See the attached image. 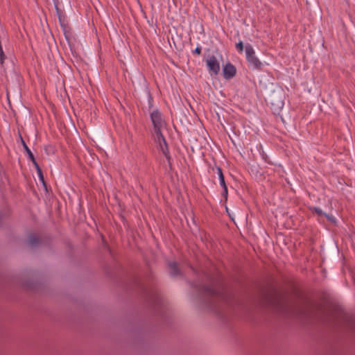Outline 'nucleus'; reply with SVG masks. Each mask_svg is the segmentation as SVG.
Masks as SVG:
<instances>
[{
  "instance_id": "f257e3e1",
  "label": "nucleus",
  "mask_w": 355,
  "mask_h": 355,
  "mask_svg": "<svg viewBox=\"0 0 355 355\" xmlns=\"http://www.w3.org/2000/svg\"><path fill=\"white\" fill-rule=\"evenodd\" d=\"M196 288L201 295L205 305L216 314L222 315V306L229 304V295L223 287L218 288L211 285L200 284Z\"/></svg>"
},
{
  "instance_id": "f03ea898",
  "label": "nucleus",
  "mask_w": 355,
  "mask_h": 355,
  "mask_svg": "<svg viewBox=\"0 0 355 355\" xmlns=\"http://www.w3.org/2000/svg\"><path fill=\"white\" fill-rule=\"evenodd\" d=\"M150 121L153 125V130L155 135H157L159 139H162L165 142V137L162 132V128L166 125L163 119L162 112L155 109L150 113Z\"/></svg>"
},
{
  "instance_id": "7ed1b4c3",
  "label": "nucleus",
  "mask_w": 355,
  "mask_h": 355,
  "mask_svg": "<svg viewBox=\"0 0 355 355\" xmlns=\"http://www.w3.org/2000/svg\"><path fill=\"white\" fill-rule=\"evenodd\" d=\"M246 60L248 62L250 66L252 67L254 69H261L262 67L261 62L255 55V51L252 46L247 43L245 46Z\"/></svg>"
},
{
  "instance_id": "20e7f679",
  "label": "nucleus",
  "mask_w": 355,
  "mask_h": 355,
  "mask_svg": "<svg viewBox=\"0 0 355 355\" xmlns=\"http://www.w3.org/2000/svg\"><path fill=\"white\" fill-rule=\"evenodd\" d=\"M141 290L146 295L147 301L154 309L162 306L161 297L156 291H148L144 288H142Z\"/></svg>"
},
{
  "instance_id": "39448f33",
  "label": "nucleus",
  "mask_w": 355,
  "mask_h": 355,
  "mask_svg": "<svg viewBox=\"0 0 355 355\" xmlns=\"http://www.w3.org/2000/svg\"><path fill=\"white\" fill-rule=\"evenodd\" d=\"M207 67L211 75H217L220 71V63L214 55L209 56L206 60Z\"/></svg>"
},
{
  "instance_id": "423d86ee",
  "label": "nucleus",
  "mask_w": 355,
  "mask_h": 355,
  "mask_svg": "<svg viewBox=\"0 0 355 355\" xmlns=\"http://www.w3.org/2000/svg\"><path fill=\"white\" fill-rule=\"evenodd\" d=\"M236 69L234 64L230 62H227L223 69V76L226 80L232 78L236 76Z\"/></svg>"
},
{
  "instance_id": "0eeeda50",
  "label": "nucleus",
  "mask_w": 355,
  "mask_h": 355,
  "mask_svg": "<svg viewBox=\"0 0 355 355\" xmlns=\"http://www.w3.org/2000/svg\"><path fill=\"white\" fill-rule=\"evenodd\" d=\"M155 141L158 143L159 148H160L161 151L162 152V153L164 154V155L165 156V157L168 160H170L171 156L169 154L168 146L166 140L165 139V144H164V141L162 139H159L157 135H155Z\"/></svg>"
},
{
  "instance_id": "6e6552de",
  "label": "nucleus",
  "mask_w": 355,
  "mask_h": 355,
  "mask_svg": "<svg viewBox=\"0 0 355 355\" xmlns=\"http://www.w3.org/2000/svg\"><path fill=\"white\" fill-rule=\"evenodd\" d=\"M169 272L171 276L175 277L180 275V270L178 268V264L175 261H171L168 263Z\"/></svg>"
},
{
  "instance_id": "1a4fd4ad",
  "label": "nucleus",
  "mask_w": 355,
  "mask_h": 355,
  "mask_svg": "<svg viewBox=\"0 0 355 355\" xmlns=\"http://www.w3.org/2000/svg\"><path fill=\"white\" fill-rule=\"evenodd\" d=\"M216 170L218 175L220 185L222 187H225V185H227V184L225 181V177L223 173L222 168L220 166H216Z\"/></svg>"
},
{
  "instance_id": "9d476101",
  "label": "nucleus",
  "mask_w": 355,
  "mask_h": 355,
  "mask_svg": "<svg viewBox=\"0 0 355 355\" xmlns=\"http://www.w3.org/2000/svg\"><path fill=\"white\" fill-rule=\"evenodd\" d=\"M27 242L31 247H35L39 243V239L35 234H30Z\"/></svg>"
},
{
  "instance_id": "9b49d317",
  "label": "nucleus",
  "mask_w": 355,
  "mask_h": 355,
  "mask_svg": "<svg viewBox=\"0 0 355 355\" xmlns=\"http://www.w3.org/2000/svg\"><path fill=\"white\" fill-rule=\"evenodd\" d=\"M20 139H21V144H22V146L24 147V149L26 152V153H27V155L28 156V158L30 159H33L35 157H34L33 153L31 152L30 148L28 147V146L26 145V142L24 141V140L23 139L21 135H20Z\"/></svg>"
},
{
  "instance_id": "f8f14e48",
  "label": "nucleus",
  "mask_w": 355,
  "mask_h": 355,
  "mask_svg": "<svg viewBox=\"0 0 355 355\" xmlns=\"http://www.w3.org/2000/svg\"><path fill=\"white\" fill-rule=\"evenodd\" d=\"M309 209L313 214H317L320 216H324L325 214L320 207H309Z\"/></svg>"
},
{
  "instance_id": "ddd939ff",
  "label": "nucleus",
  "mask_w": 355,
  "mask_h": 355,
  "mask_svg": "<svg viewBox=\"0 0 355 355\" xmlns=\"http://www.w3.org/2000/svg\"><path fill=\"white\" fill-rule=\"evenodd\" d=\"M236 51L241 53L243 51L244 49V45L242 41H239L238 43L235 45Z\"/></svg>"
},
{
  "instance_id": "4468645a",
  "label": "nucleus",
  "mask_w": 355,
  "mask_h": 355,
  "mask_svg": "<svg viewBox=\"0 0 355 355\" xmlns=\"http://www.w3.org/2000/svg\"><path fill=\"white\" fill-rule=\"evenodd\" d=\"M324 217L327 219L328 221L331 222V223H336L335 217L331 214H325Z\"/></svg>"
},
{
  "instance_id": "2eb2a0df",
  "label": "nucleus",
  "mask_w": 355,
  "mask_h": 355,
  "mask_svg": "<svg viewBox=\"0 0 355 355\" xmlns=\"http://www.w3.org/2000/svg\"><path fill=\"white\" fill-rule=\"evenodd\" d=\"M101 243L105 249H107L108 251L111 252V250H110L108 244L107 243V242L105 239V237L103 235H101Z\"/></svg>"
},
{
  "instance_id": "dca6fc26",
  "label": "nucleus",
  "mask_w": 355,
  "mask_h": 355,
  "mask_svg": "<svg viewBox=\"0 0 355 355\" xmlns=\"http://www.w3.org/2000/svg\"><path fill=\"white\" fill-rule=\"evenodd\" d=\"M202 48L200 46H198L192 52L193 54L196 55H200L201 54Z\"/></svg>"
},
{
  "instance_id": "f3484780",
  "label": "nucleus",
  "mask_w": 355,
  "mask_h": 355,
  "mask_svg": "<svg viewBox=\"0 0 355 355\" xmlns=\"http://www.w3.org/2000/svg\"><path fill=\"white\" fill-rule=\"evenodd\" d=\"M261 157H262L263 159H264V161L266 162L269 163V164H272L271 162L269 161L268 155L263 151H262L261 153Z\"/></svg>"
},
{
  "instance_id": "a211bd4d",
  "label": "nucleus",
  "mask_w": 355,
  "mask_h": 355,
  "mask_svg": "<svg viewBox=\"0 0 355 355\" xmlns=\"http://www.w3.org/2000/svg\"><path fill=\"white\" fill-rule=\"evenodd\" d=\"M31 161L34 164L37 171H40L41 168H40L39 164H37V162H36L35 158L34 157L33 159H31Z\"/></svg>"
},
{
  "instance_id": "6ab92c4d",
  "label": "nucleus",
  "mask_w": 355,
  "mask_h": 355,
  "mask_svg": "<svg viewBox=\"0 0 355 355\" xmlns=\"http://www.w3.org/2000/svg\"><path fill=\"white\" fill-rule=\"evenodd\" d=\"M37 174H38L40 181L42 182V184L44 185H45V182H44V175H43L42 169L40 170V171H37Z\"/></svg>"
},
{
  "instance_id": "aec40b11",
  "label": "nucleus",
  "mask_w": 355,
  "mask_h": 355,
  "mask_svg": "<svg viewBox=\"0 0 355 355\" xmlns=\"http://www.w3.org/2000/svg\"><path fill=\"white\" fill-rule=\"evenodd\" d=\"M222 188H223V193H222V196H223L225 199H227V194H228L227 187V185H225V187H222Z\"/></svg>"
},
{
  "instance_id": "412c9836",
  "label": "nucleus",
  "mask_w": 355,
  "mask_h": 355,
  "mask_svg": "<svg viewBox=\"0 0 355 355\" xmlns=\"http://www.w3.org/2000/svg\"><path fill=\"white\" fill-rule=\"evenodd\" d=\"M279 306L281 307V309H287L288 308V304H285L284 302H279Z\"/></svg>"
},
{
  "instance_id": "4be33fe9",
  "label": "nucleus",
  "mask_w": 355,
  "mask_h": 355,
  "mask_svg": "<svg viewBox=\"0 0 355 355\" xmlns=\"http://www.w3.org/2000/svg\"><path fill=\"white\" fill-rule=\"evenodd\" d=\"M190 268L194 272H196V270L194 269V268L192 266H189Z\"/></svg>"
}]
</instances>
